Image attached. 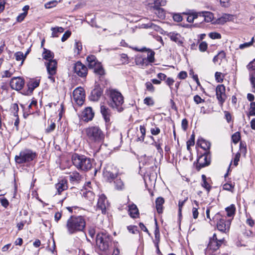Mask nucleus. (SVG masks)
I'll return each instance as SVG.
<instances>
[{"instance_id":"nucleus-39","label":"nucleus","mask_w":255,"mask_h":255,"mask_svg":"<svg viewBox=\"0 0 255 255\" xmlns=\"http://www.w3.org/2000/svg\"><path fill=\"white\" fill-rule=\"evenodd\" d=\"M11 112L13 114L14 117H17L18 112L19 110L18 105L16 103L12 104L10 107Z\"/></svg>"},{"instance_id":"nucleus-56","label":"nucleus","mask_w":255,"mask_h":255,"mask_svg":"<svg viewBox=\"0 0 255 255\" xmlns=\"http://www.w3.org/2000/svg\"><path fill=\"white\" fill-rule=\"evenodd\" d=\"M215 77L216 80L218 82H221L223 80V76H222V74L221 72H216L215 74Z\"/></svg>"},{"instance_id":"nucleus-26","label":"nucleus","mask_w":255,"mask_h":255,"mask_svg":"<svg viewBox=\"0 0 255 255\" xmlns=\"http://www.w3.org/2000/svg\"><path fill=\"white\" fill-rule=\"evenodd\" d=\"M67 181L66 180L62 179L56 184V188L59 194L67 189Z\"/></svg>"},{"instance_id":"nucleus-6","label":"nucleus","mask_w":255,"mask_h":255,"mask_svg":"<svg viewBox=\"0 0 255 255\" xmlns=\"http://www.w3.org/2000/svg\"><path fill=\"white\" fill-rule=\"evenodd\" d=\"M36 156L37 153L29 149H24L15 156L14 159L16 163L23 164L32 161Z\"/></svg>"},{"instance_id":"nucleus-18","label":"nucleus","mask_w":255,"mask_h":255,"mask_svg":"<svg viewBox=\"0 0 255 255\" xmlns=\"http://www.w3.org/2000/svg\"><path fill=\"white\" fill-rule=\"evenodd\" d=\"M137 51L141 52L144 51H148L147 58H143L142 59V64H145V65H147V63H146V62H148L149 63H152L154 61L155 52L153 51L150 49L147 50L146 48H143L141 49L137 50Z\"/></svg>"},{"instance_id":"nucleus-59","label":"nucleus","mask_w":255,"mask_h":255,"mask_svg":"<svg viewBox=\"0 0 255 255\" xmlns=\"http://www.w3.org/2000/svg\"><path fill=\"white\" fill-rule=\"evenodd\" d=\"M150 132L152 135H156L160 133V129L158 127H155L150 129Z\"/></svg>"},{"instance_id":"nucleus-16","label":"nucleus","mask_w":255,"mask_h":255,"mask_svg":"<svg viewBox=\"0 0 255 255\" xmlns=\"http://www.w3.org/2000/svg\"><path fill=\"white\" fill-rule=\"evenodd\" d=\"M106 197L105 195L102 194L99 196L96 210L101 211L102 214H105L106 212Z\"/></svg>"},{"instance_id":"nucleus-60","label":"nucleus","mask_w":255,"mask_h":255,"mask_svg":"<svg viewBox=\"0 0 255 255\" xmlns=\"http://www.w3.org/2000/svg\"><path fill=\"white\" fill-rule=\"evenodd\" d=\"M0 202L1 205L5 208H6L9 204L8 200L6 198L3 197L0 198Z\"/></svg>"},{"instance_id":"nucleus-62","label":"nucleus","mask_w":255,"mask_h":255,"mask_svg":"<svg viewBox=\"0 0 255 255\" xmlns=\"http://www.w3.org/2000/svg\"><path fill=\"white\" fill-rule=\"evenodd\" d=\"M55 126L56 125L54 123L51 124L46 129V132L47 133H49L52 131L53 130H54Z\"/></svg>"},{"instance_id":"nucleus-42","label":"nucleus","mask_w":255,"mask_h":255,"mask_svg":"<svg viewBox=\"0 0 255 255\" xmlns=\"http://www.w3.org/2000/svg\"><path fill=\"white\" fill-rule=\"evenodd\" d=\"M166 3V0H156L155 5H153V9L158 8L161 6H164Z\"/></svg>"},{"instance_id":"nucleus-57","label":"nucleus","mask_w":255,"mask_h":255,"mask_svg":"<svg viewBox=\"0 0 255 255\" xmlns=\"http://www.w3.org/2000/svg\"><path fill=\"white\" fill-rule=\"evenodd\" d=\"M187 199H188V198L187 197L184 200H183V201L180 200L178 202V207H179L178 212H179V215H181V214L182 208L183 206L184 205L185 203L187 200Z\"/></svg>"},{"instance_id":"nucleus-37","label":"nucleus","mask_w":255,"mask_h":255,"mask_svg":"<svg viewBox=\"0 0 255 255\" xmlns=\"http://www.w3.org/2000/svg\"><path fill=\"white\" fill-rule=\"evenodd\" d=\"M228 217H231L235 214L236 208L234 205L232 204L226 208Z\"/></svg>"},{"instance_id":"nucleus-27","label":"nucleus","mask_w":255,"mask_h":255,"mask_svg":"<svg viewBox=\"0 0 255 255\" xmlns=\"http://www.w3.org/2000/svg\"><path fill=\"white\" fill-rule=\"evenodd\" d=\"M198 144L200 147L203 148L206 151H208L210 149L211 146V143L205 139L201 138L198 140Z\"/></svg>"},{"instance_id":"nucleus-15","label":"nucleus","mask_w":255,"mask_h":255,"mask_svg":"<svg viewBox=\"0 0 255 255\" xmlns=\"http://www.w3.org/2000/svg\"><path fill=\"white\" fill-rule=\"evenodd\" d=\"M89 68L93 69L95 73L99 75H103L105 73L104 70L102 67L101 63L99 62L97 59L92 62V63H90L88 65Z\"/></svg>"},{"instance_id":"nucleus-2","label":"nucleus","mask_w":255,"mask_h":255,"mask_svg":"<svg viewBox=\"0 0 255 255\" xmlns=\"http://www.w3.org/2000/svg\"><path fill=\"white\" fill-rule=\"evenodd\" d=\"M108 105L113 109L121 112L124 110V98L122 94L115 89H110L108 93Z\"/></svg>"},{"instance_id":"nucleus-45","label":"nucleus","mask_w":255,"mask_h":255,"mask_svg":"<svg viewBox=\"0 0 255 255\" xmlns=\"http://www.w3.org/2000/svg\"><path fill=\"white\" fill-rule=\"evenodd\" d=\"M58 4V1L57 0H52L46 3L44 5L45 7L46 8H51L55 6Z\"/></svg>"},{"instance_id":"nucleus-52","label":"nucleus","mask_w":255,"mask_h":255,"mask_svg":"<svg viewBox=\"0 0 255 255\" xmlns=\"http://www.w3.org/2000/svg\"><path fill=\"white\" fill-rule=\"evenodd\" d=\"M254 39V38L253 37L252 38V40H251V41L250 42H246L245 43L240 44V46H239V48L241 49H244L245 48H247V47L251 46L253 44Z\"/></svg>"},{"instance_id":"nucleus-32","label":"nucleus","mask_w":255,"mask_h":255,"mask_svg":"<svg viewBox=\"0 0 255 255\" xmlns=\"http://www.w3.org/2000/svg\"><path fill=\"white\" fill-rule=\"evenodd\" d=\"M232 17V15L231 14H224L222 16L218 19V23L222 24H224L227 21L231 20Z\"/></svg>"},{"instance_id":"nucleus-19","label":"nucleus","mask_w":255,"mask_h":255,"mask_svg":"<svg viewBox=\"0 0 255 255\" xmlns=\"http://www.w3.org/2000/svg\"><path fill=\"white\" fill-rule=\"evenodd\" d=\"M167 35L172 41L176 42L179 46H182L184 38L180 34L175 32H171Z\"/></svg>"},{"instance_id":"nucleus-28","label":"nucleus","mask_w":255,"mask_h":255,"mask_svg":"<svg viewBox=\"0 0 255 255\" xmlns=\"http://www.w3.org/2000/svg\"><path fill=\"white\" fill-rule=\"evenodd\" d=\"M164 203V200L162 197H158L155 201L156 208L159 214L163 212V205Z\"/></svg>"},{"instance_id":"nucleus-51","label":"nucleus","mask_w":255,"mask_h":255,"mask_svg":"<svg viewBox=\"0 0 255 255\" xmlns=\"http://www.w3.org/2000/svg\"><path fill=\"white\" fill-rule=\"evenodd\" d=\"M143 27L145 28H153L156 30H158L159 29V27L154 24L153 23H148L146 24H144Z\"/></svg>"},{"instance_id":"nucleus-8","label":"nucleus","mask_w":255,"mask_h":255,"mask_svg":"<svg viewBox=\"0 0 255 255\" xmlns=\"http://www.w3.org/2000/svg\"><path fill=\"white\" fill-rule=\"evenodd\" d=\"M73 100L79 106H82L85 101V94L83 88L79 87L75 89L73 92Z\"/></svg>"},{"instance_id":"nucleus-25","label":"nucleus","mask_w":255,"mask_h":255,"mask_svg":"<svg viewBox=\"0 0 255 255\" xmlns=\"http://www.w3.org/2000/svg\"><path fill=\"white\" fill-rule=\"evenodd\" d=\"M128 212L129 215L132 218L138 217L139 214L137 206L134 204L128 206Z\"/></svg>"},{"instance_id":"nucleus-33","label":"nucleus","mask_w":255,"mask_h":255,"mask_svg":"<svg viewBox=\"0 0 255 255\" xmlns=\"http://www.w3.org/2000/svg\"><path fill=\"white\" fill-rule=\"evenodd\" d=\"M115 188L118 190H122L124 189V184L121 179H116L114 181Z\"/></svg>"},{"instance_id":"nucleus-4","label":"nucleus","mask_w":255,"mask_h":255,"mask_svg":"<svg viewBox=\"0 0 255 255\" xmlns=\"http://www.w3.org/2000/svg\"><path fill=\"white\" fill-rule=\"evenodd\" d=\"M72 161L73 165L79 170L88 171L92 167L91 159L83 155L74 154Z\"/></svg>"},{"instance_id":"nucleus-7","label":"nucleus","mask_w":255,"mask_h":255,"mask_svg":"<svg viewBox=\"0 0 255 255\" xmlns=\"http://www.w3.org/2000/svg\"><path fill=\"white\" fill-rule=\"evenodd\" d=\"M223 242V239H218L216 234H214L212 238L210 239L208 246L205 249V255H213V254L219 249Z\"/></svg>"},{"instance_id":"nucleus-3","label":"nucleus","mask_w":255,"mask_h":255,"mask_svg":"<svg viewBox=\"0 0 255 255\" xmlns=\"http://www.w3.org/2000/svg\"><path fill=\"white\" fill-rule=\"evenodd\" d=\"M83 132L87 139L92 143H100L103 142L105 134L98 126H90L85 128Z\"/></svg>"},{"instance_id":"nucleus-9","label":"nucleus","mask_w":255,"mask_h":255,"mask_svg":"<svg viewBox=\"0 0 255 255\" xmlns=\"http://www.w3.org/2000/svg\"><path fill=\"white\" fill-rule=\"evenodd\" d=\"M57 61L55 60H50L47 63H45V65L47 70V72L49 75L48 78L52 82H54V78L52 77L53 75L56 73L57 71Z\"/></svg>"},{"instance_id":"nucleus-61","label":"nucleus","mask_w":255,"mask_h":255,"mask_svg":"<svg viewBox=\"0 0 255 255\" xmlns=\"http://www.w3.org/2000/svg\"><path fill=\"white\" fill-rule=\"evenodd\" d=\"M128 230L130 233L133 234H136V232H138L137 230V227L134 226H129L128 227Z\"/></svg>"},{"instance_id":"nucleus-46","label":"nucleus","mask_w":255,"mask_h":255,"mask_svg":"<svg viewBox=\"0 0 255 255\" xmlns=\"http://www.w3.org/2000/svg\"><path fill=\"white\" fill-rule=\"evenodd\" d=\"M150 138L152 139L153 140V142L152 143V144L156 147L157 150H158V152L160 153L162 152L163 150L161 147V143H158L157 141H155L153 136H150Z\"/></svg>"},{"instance_id":"nucleus-55","label":"nucleus","mask_w":255,"mask_h":255,"mask_svg":"<svg viewBox=\"0 0 255 255\" xmlns=\"http://www.w3.org/2000/svg\"><path fill=\"white\" fill-rule=\"evenodd\" d=\"M145 87L146 90L150 92H153L154 91V87L152 84L149 82H147L145 83Z\"/></svg>"},{"instance_id":"nucleus-21","label":"nucleus","mask_w":255,"mask_h":255,"mask_svg":"<svg viewBox=\"0 0 255 255\" xmlns=\"http://www.w3.org/2000/svg\"><path fill=\"white\" fill-rule=\"evenodd\" d=\"M82 116L83 121L88 122L93 119L94 113L91 107H87L83 112Z\"/></svg>"},{"instance_id":"nucleus-35","label":"nucleus","mask_w":255,"mask_h":255,"mask_svg":"<svg viewBox=\"0 0 255 255\" xmlns=\"http://www.w3.org/2000/svg\"><path fill=\"white\" fill-rule=\"evenodd\" d=\"M247 67L250 72L249 75L251 76L253 73H255V58L248 64Z\"/></svg>"},{"instance_id":"nucleus-34","label":"nucleus","mask_w":255,"mask_h":255,"mask_svg":"<svg viewBox=\"0 0 255 255\" xmlns=\"http://www.w3.org/2000/svg\"><path fill=\"white\" fill-rule=\"evenodd\" d=\"M82 49V43L79 41L75 40L74 44V52L76 53L77 55H79Z\"/></svg>"},{"instance_id":"nucleus-10","label":"nucleus","mask_w":255,"mask_h":255,"mask_svg":"<svg viewBox=\"0 0 255 255\" xmlns=\"http://www.w3.org/2000/svg\"><path fill=\"white\" fill-rule=\"evenodd\" d=\"M73 70L77 75L81 77H85L88 73L87 67L81 62H77L73 67Z\"/></svg>"},{"instance_id":"nucleus-13","label":"nucleus","mask_w":255,"mask_h":255,"mask_svg":"<svg viewBox=\"0 0 255 255\" xmlns=\"http://www.w3.org/2000/svg\"><path fill=\"white\" fill-rule=\"evenodd\" d=\"M103 89L99 85H96L91 91L89 98L91 101H98L103 95Z\"/></svg>"},{"instance_id":"nucleus-17","label":"nucleus","mask_w":255,"mask_h":255,"mask_svg":"<svg viewBox=\"0 0 255 255\" xmlns=\"http://www.w3.org/2000/svg\"><path fill=\"white\" fill-rule=\"evenodd\" d=\"M208 153H204L198 159L197 166L199 169L208 166L210 164V160L208 157Z\"/></svg>"},{"instance_id":"nucleus-49","label":"nucleus","mask_w":255,"mask_h":255,"mask_svg":"<svg viewBox=\"0 0 255 255\" xmlns=\"http://www.w3.org/2000/svg\"><path fill=\"white\" fill-rule=\"evenodd\" d=\"M14 56H15V59L17 61L22 60L21 63H23V61L24 60L25 57L24 56L22 52H17L15 53Z\"/></svg>"},{"instance_id":"nucleus-47","label":"nucleus","mask_w":255,"mask_h":255,"mask_svg":"<svg viewBox=\"0 0 255 255\" xmlns=\"http://www.w3.org/2000/svg\"><path fill=\"white\" fill-rule=\"evenodd\" d=\"M209 36L212 39H219L221 38V35L216 32H212L209 33Z\"/></svg>"},{"instance_id":"nucleus-29","label":"nucleus","mask_w":255,"mask_h":255,"mask_svg":"<svg viewBox=\"0 0 255 255\" xmlns=\"http://www.w3.org/2000/svg\"><path fill=\"white\" fill-rule=\"evenodd\" d=\"M43 52L42 53L43 58L49 61L50 60H53L54 58V53L52 52L51 51L46 49V48H44Z\"/></svg>"},{"instance_id":"nucleus-40","label":"nucleus","mask_w":255,"mask_h":255,"mask_svg":"<svg viewBox=\"0 0 255 255\" xmlns=\"http://www.w3.org/2000/svg\"><path fill=\"white\" fill-rule=\"evenodd\" d=\"M202 178L203 180V183H202V186L205 188L208 192H209L211 189V186L206 181V177L205 175H202Z\"/></svg>"},{"instance_id":"nucleus-41","label":"nucleus","mask_w":255,"mask_h":255,"mask_svg":"<svg viewBox=\"0 0 255 255\" xmlns=\"http://www.w3.org/2000/svg\"><path fill=\"white\" fill-rule=\"evenodd\" d=\"M154 9L156 10V11L155 13L158 17L164 18L165 16V13L163 8L159 7L158 8H155Z\"/></svg>"},{"instance_id":"nucleus-58","label":"nucleus","mask_w":255,"mask_h":255,"mask_svg":"<svg viewBox=\"0 0 255 255\" xmlns=\"http://www.w3.org/2000/svg\"><path fill=\"white\" fill-rule=\"evenodd\" d=\"M71 32L69 30L66 31L63 35L61 38V41L62 42L65 41L71 35Z\"/></svg>"},{"instance_id":"nucleus-48","label":"nucleus","mask_w":255,"mask_h":255,"mask_svg":"<svg viewBox=\"0 0 255 255\" xmlns=\"http://www.w3.org/2000/svg\"><path fill=\"white\" fill-rule=\"evenodd\" d=\"M199 17V13H194L188 16L187 21L189 22H193L194 20Z\"/></svg>"},{"instance_id":"nucleus-30","label":"nucleus","mask_w":255,"mask_h":255,"mask_svg":"<svg viewBox=\"0 0 255 255\" xmlns=\"http://www.w3.org/2000/svg\"><path fill=\"white\" fill-rule=\"evenodd\" d=\"M51 30L52 31V37H57L59 36V33L63 32L64 29L62 27L57 26L55 27H52Z\"/></svg>"},{"instance_id":"nucleus-22","label":"nucleus","mask_w":255,"mask_h":255,"mask_svg":"<svg viewBox=\"0 0 255 255\" xmlns=\"http://www.w3.org/2000/svg\"><path fill=\"white\" fill-rule=\"evenodd\" d=\"M101 113L106 123L110 122L111 110L104 105L101 106Z\"/></svg>"},{"instance_id":"nucleus-12","label":"nucleus","mask_w":255,"mask_h":255,"mask_svg":"<svg viewBox=\"0 0 255 255\" xmlns=\"http://www.w3.org/2000/svg\"><path fill=\"white\" fill-rule=\"evenodd\" d=\"M216 96L220 104L222 105L226 99L225 87L223 85H219L217 87Z\"/></svg>"},{"instance_id":"nucleus-31","label":"nucleus","mask_w":255,"mask_h":255,"mask_svg":"<svg viewBox=\"0 0 255 255\" xmlns=\"http://www.w3.org/2000/svg\"><path fill=\"white\" fill-rule=\"evenodd\" d=\"M226 57V54L224 51H222L220 52L216 56H215L213 58V62L214 63H219L220 64V62L222 61V60Z\"/></svg>"},{"instance_id":"nucleus-64","label":"nucleus","mask_w":255,"mask_h":255,"mask_svg":"<svg viewBox=\"0 0 255 255\" xmlns=\"http://www.w3.org/2000/svg\"><path fill=\"white\" fill-rule=\"evenodd\" d=\"M173 20L176 22H180L182 20V17L180 14H174L173 15Z\"/></svg>"},{"instance_id":"nucleus-63","label":"nucleus","mask_w":255,"mask_h":255,"mask_svg":"<svg viewBox=\"0 0 255 255\" xmlns=\"http://www.w3.org/2000/svg\"><path fill=\"white\" fill-rule=\"evenodd\" d=\"M241 154L239 152H237L234 157V164L235 166H237L238 165V162L240 160Z\"/></svg>"},{"instance_id":"nucleus-38","label":"nucleus","mask_w":255,"mask_h":255,"mask_svg":"<svg viewBox=\"0 0 255 255\" xmlns=\"http://www.w3.org/2000/svg\"><path fill=\"white\" fill-rule=\"evenodd\" d=\"M139 128L141 135L138 137L137 141H143L145 135L146 129L144 126H140Z\"/></svg>"},{"instance_id":"nucleus-5","label":"nucleus","mask_w":255,"mask_h":255,"mask_svg":"<svg viewBox=\"0 0 255 255\" xmlns=\"http://www.w3.org/2000/svg\"><path fill=\"white\" fill-rule=\"evenodd\" d=\"M112 244V237L105 232H101L96 236V246L102 251L109 250Z\"/></svg>"},{"instance_id":"nucleus-50","label":"nucleus","mask_w":255,"mask_h":255,"mask_svg":"<svg viewBox=\"0 0 255 255\" xmlns=\"http://www.w3.org/2000/svg\"><path fill=\"white\" fill-rule=\"evenodd\" d=\"M250 80L252 84V90L254 92H255V73L254 72L252 74L251 76H250Z\"/></svg>"},{"instance_id":"nucleus-11","label":"nucleus","mask_w":255,"mask_h":255,"mask_svg":"<svg viewBox=\"0 0 255 255\" xmlns=\"http://www.w3.org/2000/svg\"><path fill=\"white\" fill-rule=\"evenodd\" d=\"M231 221L230 220H226L224 219H220L217 223V227L219 231L223 233L228 232Z\"/></svg>"},{"instance_id":"nucleus-14","label":"nucleus","mask_w":255,"mask_h":255,"mask_svg":"<svg viewBox=\"0 0 255 255\" xmlns=\"http://www.w3.org/2000/svg\"><path fill=\"white\" fill-rule=\"evenodd\" d=\"M24 84V80L20 77H13L10 82L11 88L15 90H21L23 88Z\"/></svg>"},{"instance_id":"nucleus-36","label":"nucleus","mask_w":255,"mask_h":255,"mask_svg":"<svg viewBox=\"0 0 255 255\" xmlns=\"http://www.w3.org/2000/svg\"><path fill=\"white\" fill-rule=\"evenodd\" d=\"M69 178L71 181H78L80 179V174L77 171L72 172L70 174Z\"/></svg>"},{"instance_id":"nucleus-20","label":"nucleus","mask_w":255,"mask_h":255,"mask_svg":"<svg viewBox=\"0 0 255 255\" xmlns=\"http://www.w3.org/2000/svg\"><path fill=\"white\" fill-rule=\"evenodd\" d=\"M104 177L109 181L111 182L112 180L115 179L118 175V171L116 168H115V171H111L109 168H107L104 171Z\"/></svg>"},{"instance_id":"nucleus-24","label":"nucleus","mask_w":255,"mask_h":255,"mask_svg":"<svg viewBox=\"0 0 255 255\" xmlns=\"http://www.w3.org/2000/svg\"><path fill=\"white\" fill-rule=\"evenodd\" d=\"M199 16L203 18L204 21L206 22H211L214 18L213 14L212 12L209 11H203L199 13Z\"/></svg>"},{"instance_id":"nucleus-54","label":"nucleus","mask_w":255,"mask_h":255,"mask_svg":"<svg viewBox=\"0 0 255 255\" xmlns=\"http://www.w3.org/2000/svg\"><path fill=\"white\" fill-rule=\"evenodd\" d=\"M207 43L205 41H203L200 43L199 48L200 51L204 52L207 50Z\"/></svg>"},{"instance_id":"nucleus-53","label":"nucleus","mask_w":255,"mask_h":255,"mask_svg":"<svg viewBox=\"0 0 255 255\" xmlns=\"http://www.w3.org/2000/svg\"><path fill=\"white\" fill-rule=\"evenodd\" d=\"M249 115L252 116H255V102H251L250 104Z\"/></svg>"},{"instance_id":"nucleus-23","label":"nucleus","mask_w":255,"mask_h":255,"mask_svg":"<svg viewBox=\"0 0 255 255\" xmlns=\"http://www.w3.org/2000/svg\"><path fill=\"white\" fill-rule=\"evenodd\" d=\"M39 79H32L30 80L27 84L28 92L30 94L32 93L34 89L39 86Z\"/></svg>"},{"instance_id":"nucleus-1","label":"nucleus","mask_w":255,"mask_h":255,"mask_svg":"<svg viewBox=\"0 0 255 255\" xmlns=\"http://www.w3.org/2000/svg\"><path fill=\"white\" fill-rule=\"evenodd\" d=\"M86 227V220L82 216H71L67 221L66 229L68 235L83 232Z\"/></svg>"},{"instance_id":"nucleus-44","label":"nucleus","mask_w":255,"mask_h":255,"mask_svg":"<svg viewBox=\"0 0 255 255\" xmlns=\"http://www.w3.org/2000/svg\"><path fill=\"white\" fill-rule=\"evenodd\" d=\"M143 103L149 106H152L154 104V100L150 97H146L143 100Z\"/></svg>"},{"instance_id":"nucleus-43","label":"nucleus","mask_w":255,"mask_h":255,"mask_svg":"<svg viewBox=\"0 0 255 255\" xmlns=\"http://www.w3.org/2000/svg\"><path fill=\"white\" fill-rule=\"evenodd\" d=\"M241 139V135L239 132H236L232 136L233 142L235 144L237 143Z\"/></svg>"}]
</instances>
